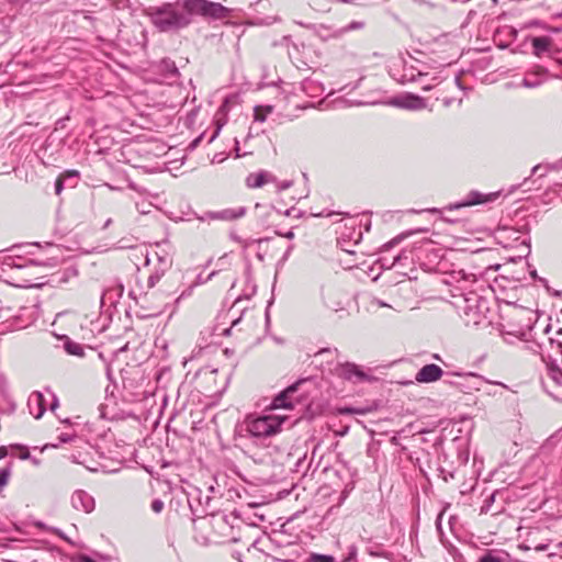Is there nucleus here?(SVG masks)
<instances>
[{"label": "nucleus", "instance_id": "c9c22d12", "mask_svg": "<svg viewBox=\"0 0 562 562\" xmlns=\"http://www.w3.org/2000/svg\"><path fill=\"white\" fill-rule=\"evenodd\" d=\"M255 120L259 122H263L266 120V115L261 114V106L255 108Z\"/></svg>", "mask_w": 562, "mask_h": 562}, {"label": "nucleus", "instance_id": "20e7f679", "mask_svg": "<svg viewBox=\"0 0 562 562\" xmlns=\"http://www.w3.org/2000/svg\"><path fill=\"white\" fill-rule=\"evenodd\" d=\"M191 23L189 11L183 8V1L176 5L166 4L155 15V24L160 31L181 29Z\"/></svg>", "mask_w": 562, "mask_h": 562}, {"label": "nucleus", "instance_id": "4d7b16f0", "mask_svg": "<svg viewBox=\"0 0 562 562\" xmlns=\"http://www.w3.org/2000/svg\"><path fill=\"white\" fill-rule=\"evenodd\" d=\"M443 221L448 222V223H454L456 220H452L451 217H442Z\"/></svg>", "mask_w": 562, "mask_h": 562}, {"label": "nucleus", "instance_id": "5fc2aeb1", "mask_svg": "<svg viewBox=\"0 0 562 562\" xmlns=\"http://www.w3.org/2000/svg\"><path fill=\"white\" fill-rule=\"evenodd\" d=\"M453 83H454V86L461 87V85H460V78H459V77H456V78H454V80H453Z\"/></svg>", "mask_w": 562, "mask_h": 562}, {"label": "nucleus", "instance_id": "39448f33", "mask_svg": "<svg viewBox=\"0 0 562 562\" xmlns=\"http://www.w3.org/2000/svg\"><path fill=\"white\" fill-rule=\"evenodd\" d=\"M183 8L189 11L191 20L193 15L207 20H223L229 18L232 11L220 2L209 0H183Z\"/></svg>", "mask_w": 562, "mask_h": 562}, {"label": "nucleus", "instance_id": "1a4fd4ad", "mask_svg": "<svg viewBox=\"0 0 562 562\" xmlns=\"http://www.w3.org/2000/svg\"><path fill=\"white\" fill-rule=\"evenodd\" d=\"M335 372L339 378L351 381L353 383L370 380L369 374H367L363 370L360 369L359 366L352 362L338 364L335 369Z\"/></svg>", "mask_w": 562, "mask_h": 562}, {"label": "nucleus", "instance_id": "f8f14e48", "mask_svg": "<svg viewBox=\"0 0 562 562\" xmlns=\"http://www.w3.org/2000/svg\"><path fill=\"white\" fill-rule=\"evenodd\" d=\"M71 506L76 510L90 514L94 510L95 502L93 496L83 490H77L71 495Z\"/></svg>", "mask_w": 562, "mask_h": 562}, {"label": "nucleus", "instance_id": "ddd939ff", "mask_svg": "<svg viewBox=\"0 0 562 562\" xmlns=\"http://www.w3.org/2000/svg\"><path fill=\"white\" fill-rule=\"evenodd\" d=\"M157 69L159 75L162 77L165 81L168 83H175L177 82L180 72L178 67L176 66V63L171 60L170 58H164L159 61L157 65Z\"/></svg>", "mask_w": 562, "mask_h": 562}, {"label": "nucleus", "instance_id": "864d4df0", "mask_svg": "<svg viewBox=\"0 0 562 562\" xmlns=\"http://www.w3.org/2000/svg\"><path fill=\"white\" fill-rule=\"evenodd\" d=\"M520 245L525 246L527 248L528 252L530 251V246H529V244L527 243L526 239H522Z\"/></svg>", "mask_w": 562, "mask_h": 562}, {"label": "nucleus", "instance_id": "dca6fc26", "mask_svg": "<svg viewBox=\"0 0 562 562\" xmlns=\"http://www.w3.org/2000/svg\"><path fill=\"white\" fill-rule=\"evenodd\" d=\"M276 181L274 176H272L269 171L260 170L258 172L249 173L246 177L245 183L250 189L261 188L268 182Z\"/></svg>", "mask_w": 562, "mask_h": 562}, {"label": "nucleus", "instance_id": "7c9ffc66", "mask_svg": "<svg viewBox=\"0 0 562 562\" xmlns=\"http://www.w3.org/2000/svg\"><path fill=\"white\" fill-rule=\"evenodd\" d=\"M368 412L367 408H356V407H344L340 409L341 414L351 415V414H360L364 415Z\"/></svg>", "mask_w": 562, "mask_h": 562}, {"label": "nucleus", "instance_id": "f03ea898", "mask_svg": "<svg viewBox=\"0 0 562 562\" xmlns=\"http://www.w3.org/2000/svg\"><path fill=\"white\" fill-rule=\"evenodd\" d=\"M432 44L436 46L432 52H436L440 46H445L446 48L443 49V53H446V55L440 56L438 60H434L432 66L428 63L412 57L408 60H404L403 72L398 79L401 83L416 82L420 86L422 90L429 91L441 82L440 76H430V69L450 66L457 61L458 52L457 47L450 41L448 35H441L440 37L436 38Z\"/></svg>", "mask_w": 562, "mask_h": 562}, {"label": "nucleus", "instance_id": "c03bdc74", "mask_svg": "<svg viewBox=\"0 0 562 562\" xmlns=\"http://www.w3.org/2000/svg\"><path fill=\"white\" fill-rule=\"evenodd\" d=\"M356 553H357V549H356V547H353V546H352V547H350V551H349V554H348V558H347V559H348V560H352V559L355 558Z\"/></svg>", "mask_w": 562, "mask_h": 562}, {"label": "nucleus", "instance_id": "393cba45", "mask_svg": "<svg viewBox=\"0 0 562 562\" xmlns=\"http://www.w3.org/2000/svg\"><path fill=\"white\" fill-rule=\"evenodd\" d=\"M414 232H407V233H403V234H400L398 236L394 237L393 239H391L390 241L385 243L383 246H382V249L383 250H389L390 248L394 247L395 245L400 244L403 239H405L407 236L412 235Z\"/></svg>", "mask_w": 562, "mask_h": 562}, {"label": "nucleus", "instance_id": "b1692460", "mask_svg": "<svg viewBox=\"0 0 562 562\" xmlns=\"http://www.w3.org/2000/svg\"><path fill=\"white\" fill-rule=\"evenodd\" d=\"M544 168L547 171L548 170H559V169H562V158L558 161H555L554 164H549V165H536L532 169H531V173L535 175L537 173L540 169Z\"/></svg>", "mask_w": 562, "mask_h": 562}, {"label": "nucleus", "instance_id": "4c0bfd02", "mask_svg": "<svg viewBox=\"0 0 562 562\" xmlns=\"http://www.w3.org/2000/svg\"><path fill=\"white\" fill-rule=\"evenodd\" d=\"M293 182L291 180L282 181L278 184V190L283 191L292 187Z\"/></svg>", "mask_w": 562, "mask_h": 562}, {"label": "nucleus", "instance_id": "9b49d317", "mask_svg": "<svg viewBox=\"0 0 562 562\" xmlns=\"http://www.w3.org/2000/svg\"><path fill=\"white\" fill-rule=\"evenodd\" d=\"M303 382V380L293 383L288 386L285 390L280 392L271 402L270 408L278 409H292L294 407V402L292 401V395L297 391L299 384Z\"/></svg>", "mask_w": 562, "mask_h": 562}, {"label": "nucleus", "instance_id": "c756f323", "mask_svg": "<svg viewBox=\"0 0 562 562\" xmlns=\"http://www.w3.org/2000/svg\"><path fill=\"white\" fill-rule=\"evenodd\" d=\"M551 194H555L557 198L562 202V183H557L554 187L550 188L546 193L544 196H549Z\"/></svg>", "mask_w": 562, "mask_h": 562}, {"label": "nucleus", "instance_id": "a19ab883", "mask_svg": "<svg viewBox=\"0 0 562 562\" xmlns=\"http://www.w3.org/2000/svg\"><path fill=\"white\" fill-rule=\"evenodd\" d=\"M245 155H246V153H244V154L240 153L239 143L236 139L235 140V156H236V158L243 157Z\"/></svg>", "mask_w": 562, "mask_h": 562}, {"label": "nucleus", "instance_id": "052dcab7", "mask_svg": "<svg viewBox=\"0 0 562 562\" xmlns=\"http://www.w3.org/2000/svg\"><path fill=\"white\" fill-rule=\"evenodd\" d=\"M122 293H123V286H122V285H120V286L117 288V294L121 296V295H122Z\"/></svg>", "mask_w": 562, "mask_h": 562}, {"label": "nucleus", "instance_id": "bf43d9fd", "mask_svg": "<svg viewBox=\"0 0 562 562\" xmlns=\"http://www.w3.org/2000/svg\"><path fill=\"white\" fill-rule=\"evenodd\" d=\"M111 223H112V220H111V218H109V220L104 223V226H103V227H104V228L109 227Z\"/></svg>", "mask_w": 562, "mask_h": 562}, {"label": "nucleus", "instance_id": "5701e85b", "mask_svg": "<svg viewBox=\"0 0 562 562\" xmlns=\"http://www.w3.org/2000/svg\"><path fill=\"white\" fill-rule=\"evenodd\" d=\"M315 29V32L318 36H321L323 40L333 38L330 35L334 33L335 30L331 27L319 24L318 26H313Z\"/></svg>", "mask_w": 562, "mask_h": 562}, {"label": "nucleus", "instance_id": "6ab92c4d", "mask_svg": "<svg viewBox=\"0 0 562 562\" xmlns=\"http://www.w3.org/2000/svg\"><path fill=\"white\" fill-rule=\"evenodd\" d=\"M67 179H79V171L77 170H66L64 171L55 181V193L60 194L64 190V186Z\"/></svg>", "mask_w": 562, "mask_h": 562}, {"label": "nucleus", "instance_id": "603ef678", "mask_svg": "<svg viewBox=\"0 0 562 562\" xmlns=\"http://www.w3.org/2000/svg\"><path fill=\"white\" fill-rule=\"evenodd\" d=\"M547 548H548V544H539V546L536 547V550L537 551H544V550H547Z\"/></svg>", "mask_w": 562, "mask_h": 562}, {"label": "nucleus", "instance_id": "8fccbe9b", "mask_svg": "<svg viewBox=\"0 0 562 562\" xmlns=\"http://www.w3.org/2000/svg\"><path fill=\"white\" fill-rule=\"evenodd\" d=\"M220 130H221V125L216 128V131L214 132V134L211 136L209 143L213 142L214 138L218 135L220 133Z\"/></svg>", "mask_w": 562, "mask_h": 562}, {"label": "nucleus", "instance_id": "2eb2a0df", "mask_svg": "<svg viewBox=\"0 0 562 562\" xmlns=\"http://www.w3.org/2000/svg\"><path fill=\"white\" fill-rule=\"evenodd\" d=\"M27 407L30 414H32L36 419L41 418L46 411L45 398L43 393L38 391L33 392L29 396Z\"/></svg>", "mask_w": 562, "mask_h": 562}, {"label": "nucleus", "instance_id": "cd10ccee", "mask_svg": "<svg viewBox=\"0 0 562 562\" xmlns=\"http://www.w3.org/2000/svg\"><path fill=\"white\" fill-rule=\"evenodd\" d=\"M11 475V464L0 470V491L8 484Z\"/></svg>", "mask_w": 562, "mask_h": 562}, {"label": "nucleus", "instance_id": "37998d69", "mask_svg": "<svg viewBox=\"0 0 562 562\" xmlns=\"http://www.w3.org/2000/svg\"><path fill=\"white\" fill-rule=\"evenodd\" d=\"M495 494H492L490 498L486 501V505L483 506L482 512H487L490 504L494 501Z\"/></svg>", "mask_w": 562, "mask_h": 562}, {"label": "nucleus", "instance_id": "3c124183", "mask_svg": "<svg viewBox=\"0 0 562 562\" xmlns=\"http://www.w3.org/2000/svg\"><path fill=\"white\" fill-rule=\"evenodd\" d=\"M20 458L21 459H29L30 458V452L27 450H24L21 454H20Z\"/></svg>", "mask_w": 562, "mask_h": 562}, {"label": "nucleus", "instance_id": "0eeeda50", "mask_svg": "<svg viewBox=\"0 0 562 562\" xmlns=\"http://www.w3.org/2000/svg\"><path fill=\"white\" fill-rule=\"evenodd\" d=\"M499 198V192L482 193L476 190L470 191L461 201L446 206L447 211H456L462 207H470L480 204L493 203Z\"/></svg>", "mask_w": 562, "mask_h": 562}, {"label": "nucleus", "instance_id": "423d86ee", "mask_svg": "<svg viewBox=\"0 0 562 562\" xmlns=\"http://www.w3.org/2000/svg\"><path fill=\"white\" fill-rule=\"evenodd\" d=\"M549 345L554 356L548 364V376L554 384L562 386V329L549 338Z\"/></svg>", "mask_w": 562, "mask_h": 562}, {"label": "nucleus", "instance_id": "9d476101", "mask_svg": "<svg viewBox=\"0 0 562 562\" xmlns=\"http://www.w3.org/2000/svg\"><path fill=\"white\" fill-rule=\"evenodd\" d=\"M246 214V207L239 206L237 209H225L216 212H206L203 216L199 217L200 221H235Z\"/></svg>", "mask_w": 562, "mask_h": 562}, {"label": "nucleus", "instance_id": "774afa93", "mask_svg": "<svg viewBox=\"0 0 562 562\" xmlns=\"http://www.w3.org/2000/svg\"><path fill=\"white\" fill-rule=\"evenodd\" d=\"M428 211H429V212H431V213H437V212H439V210H438V209H429Z\"/></svg>", "mask_w": 562, "mask_h": 562}, {"label": "nucleus", "instance_id": "412c9836", "mask_svg": "<svg viewBox=\"0 0 562 562\" xmlns=\"http://www.w3.org/2000/svg\"><path fill=\"white\" fill-rule=\"evenodd\" d=\"M364 26H366L364 21H352L344 27L335 29L334 33L330 36L334 38H338L348 32L361 30Z\"/></svg>", "mask_w": 562, "mask_h": 562}, {"label": "nucleus", "instance_id": "f704fd0d", "mask_svg": "<svg viewBox=\"0 0 562 562\" xmlns=\"http://www.w3.org/2000/svg\"><path fill=\"white\" fill-rule=\"evenodd\" d=\"M68 121H69V115H66L65 117L57 120L55 123V131H57L59 128H61V130L66 128Z\"/></svg>", "mask_w": 562, "mask_h": 562}, {"label": "nucleus", "instance_id": "e2e57ef3", "mask_svg": "<svg viewBox=\"0 0 562 562\" xmlns=\"http://www.w3.org/2000/svg\"><path fill=\"white\" fill-rule=\"evenodd\" d=\"M450 477H451V479L453 477V474H452V473H449V475L445 476L443 479H445V481H448V479H450Z\"/></svg>", "mask_w": 562, "mask_h": 562}, {"label": "nucleus", "instance_id": "69168bd1", "mask_svg": "<svg viewBox=\"0 0 562 562\" xmlns=\"http://www.w3.org/2000/svg\"><path fill=\"white\" fill-rule=\"evenodd\" d=\"M450 477H451V479L453 477V474H452V473H449V475L445 476L443 479H445V481H448V479H450Z\"/></svg>", "mask_w": 562, "mask_h": 562}, {"label": "nucleus", "instance_id": "2f4dec72", "mask_svg": "<svg viewBox=\"0 0 562 562\" xmlns=\"http://www.w3.org/2000/svg\"><path fill=\"white\" fill-rule=\"evenodd\" d=\"M164 502L159 498L154 499L150 504L151 510L156 514H160L164 509Z\"/></svg>", "mask_w": 562, "mask_h": 562}, {"label": "nucleus", "instance_id": "4be33fe9", "mask_svg": "<svg viewBox=\"0 0 562 562\" xmlns=\"http://www.w3.org/2000/svg\"><path fill=\"white\" fill-rule=\"evenodd\" d=\"M11 36L10 24L7 18L0 16V46L5 44Z\"/></svg>", "mask_w": 562, "mask_h": 562}, {"label": "nucleus", "instance_id": "c85d7f7f", "mask_svg": "<svg viewBox=\"0 0 562 562\" xmlns=\"http://www.w3.org/2000/svg\"><path fill=\"white\" fill-rule=\"evenodd\" d=\"M477 562H504V560L493 552H487L483 557H481Z\"/></svg>", "mask_w": 562, "mask_h": 562}, {"label": "nucleus", "instance_id": "58836bf2", "mask_svg": "<svg viewBox=\"0 0 562 562\" xmlns=\"http://www.w3.org/2000/svg\"><path fill=\"white\" fill-rule=\"evenodd\" d=\"M442 100V104L446 106V108H449L452 105V103L454 102V98H449V97H442L441 98Z\"/></svg>", "mask_w": 562, "mask_h": 562}, {"label": "nucleus", "instance_id": "338daca9", "mask_svg": "<svg viewBox=\"0 0 562 562\" xmlns=\"http://www.w3.org/2000/svg\"><path fill=\"white\" fill-rule=\"evenodd\" d=\"M266 110H267V112H272L273 108H272L271 105H268V106L266 108Z\"/></svg>", "mask_w": 562, "mask_h": 562}, {"label": "nucleus", "instance_id": "0e129e2a", "mask_svg": "<svg viewBox=\"0 0 562 562\" xmlns=\"http://www.w3.org/2000/svg\"><path fill=\"white\" fill-rule=\"evenodd\" d=\"M450 477H451V479L453 477V474H452V473H449V475L445 476L443 479H445V481H448V479H450Z\"/></svg>", "mask_w": 562, "mask_h": 562}, {"label": "nucleus", "instance_id": "f3484780", "mask_svg": "<svg viewBox=\"0 0 562 562\" xmlns=\"http://www.w3.org/2000/svg\"><path fill=\"white\" fill-rule=\"evenodd\" d=\"M531 46L533 54L538 57H542L543 54L550 50V47L552 46V38L549 36L532 37Z\"/></svg>", "mask_w": 562, "mask_h": 562}, {"label": "nucleus", "instance_id": "7ed1b4c3", "mask_svg": "<svg viewBox=\"0 0 562 562\" xmlns=\"http://www.w3.org/2000/svg\"><path fill=\"white\" fill-rule=\"evenodd\" d=\"M289 422L285 415L267 414L248 416L244 420L243 430L249 438H268L279 434L282 426Z\"/></svg>", "mask_w": 562, "mask_h": 562}, {"label": "nucleus", "instance_id": "79ce46f5", "mask_svg": "<svg viewBox=\"0 0 562 562\" xmlns=\"http://www.w3.org/2000/svg\"><path fill=\"white\" fill-rule=\"evenodd\" d=\"M9 454V449L5 446L0 447V460L4 459Z\"/></svg>", "mask_w": 562, "mask_h": 562}, {"label": "nucleus", "instance_id": "473e14b6", "mask_svg": "<svg viewBox=\"0 0 562 562\" xmlns=\"http://www.w3.org/2000/svg\"><path fill=\"white\" fill-rule=\"evenodd\" d=\"M161 276L159 273L150 274L147 279L148 288H154L156 283L160 280Z\"/></svg>", "mask_w": 562, "mask_h": 562}, {"label": "nucleus", "instance_id": "6e6d98bb", "mask_svg": "<svg viewBox=\"0 0 562 562\" xmlns=\"http://www.w3.org/2000/svg\"><path fill=\"white\" fill-rule=\"evenodd\" d=\"M286 238L291 239L294 237V234L293 232H288L285 235H284Z\"/></svg>", "mask_w": 562, "mask_h": 562}, {"label": "nucleus", "instance_id": "49530a36", "mask_svg": "<svg viewBox=\"0 0 562 562\" xmlns=\"http://www.w3.org/2000/svg\"><path fill=\"white\" fill-rule=\"evenodd\" d=\"M57 406H58V400L55 395H53V402L50 404V409L54 411L57 408Z\"/></svg>", "mask_w": 562, "mask_h": 562}, {"label": "nucleus", "instance_id": "72a5a7b5", "mask_svg": "<svg viewBox=\"0 0 562 562\" xmlns=\"http://www.w3.org/2000/svg\"><path fill=\"white\" fill-rule=\"evenodd\" d=\"M539 83H540L539 80H533V79H530L529 77H526L522 80V86L526 88H536L539 86Z\"/></svg>", "mask_w": 562, "mask_h": 562}, {"label": "nucleus", "instance_id": "6e6552de", "mask_svg": "<svg viewBox=\"0 0 562 562\" xmlns=\"http://www.w3.org/2000/svg\"><path fill=\"white\" fill-rule=\"evenodd\" d=\"M447 378H464V376H475L473 373H463V372H443L442 369L434 363L426 364L419 369V371L415 375V380L419 383H432L438 381L442 375Z\"/></svg>", "mask_w": 562, "mask_h": 562}, {"label": "nucleus", "instance_id": "ea45409f", "mask_svg": "<svg viewBox=\"0 0 562 562\" xmlns=\"http://www.w3.org/2000/svg\"><path fill=\"white\" fill-rule=\"evenodd\" d=\"M58 438H59L60 442H69L72 440V436L67 435V434H61V435H59Z\"/></svg>", "mask_w": 562, "mask_h": 562}, {"label": "nucleus", "instance_id": "a211bd4d", "mask_svg": "<svg viewBox=\"0 0 562 562\" xmlns=\"http://www.w3.org/2000/svg\"><path fill=\"white\" fill-rule=\"evenodd\" d=\"M63 345V349L70 356H76V357H79V358H82L85 357V347L77 342V341H74L72 339H70L68 336H63L60 338Z\"/></svg>", "mask_w": 562, "mask_h": 562}, {"label": "nucleus", "instance_id": "e433bc0d", "mask_svg": "<svg viewBox=\"0 0 562 562\" xmlns=\"http://www.w3.org/2000/svg\"><path fill=\"white\" fill-rule=\"evenodd\" d=\"M215 524L217 527L228 525V517L226 515H222L215 520Z\"/></svg>", "mask_w": 562, "mask_h": 562}, {"label": "nucleus", "instance_id": "bb28decb", "mask_svg": "<svg viewBox=\"0 0 562 562\" xmlns=\"http://www.w3.org/2000/svg\"><path fill=\"white\" fill-rule=\"evenodd\" d=\"M306 562H335V559L327 554L311 553Z\"/></svg>", "mask_w": 562, "mask_h": 562}, {"label": "nucleus", "instance_id": "de8ad7c7", "mask_svg": "<svg viewBox=\"0 0 562 562\" xmlns=\"http://www.w3.org/2000/svg\"><path fill=\"white\" fill-rule=\"evenodd\" d=\"M445 382L448 383L449 385H452V386H458L459 385V382H457L453 379H446Z\"/></svg>", "mask_w": 562, "mask_h": 562}, {"label": "nucleus", "instance_id": "13d9d810", "mask_svg": "<svg viewBox=\"0 0 562 562\" xmlns=\"http://www.w3.org/2000/svg\"><path fill=\"white\" fill-rule=\"evenodd\" d=\"M200 139H201V136H200V137H198V138H195V139L192 142V144H191V145H192L193 147H194V146H196V145H198V143L200 142Z\"/></svg>", "mask_w": 562, "mask_h": 562}, {"label": "nucleus", "instance_id": "a18cd8bd", "mask_svg": "<svg viewBox=\"0 0 562 562\" xmlns=\"http://www.w3.org/2000/svg\"><path fill=\"white\" fill-rule=\"evenodd\" d=\"M78 179L76 181L74 179H67L65 184H68L71 188H75L77 186Z\"/></svg>", "mask_w": 562, "mask_h": 562}, {"label": "nucleus", "instance_id": "09e8293b", "mask_svg": "<svg viewBox=\"0 0 562 562\" xmlns=\"http://www.w3.org/2000/svg\"><path fill=\"white\" fill-rule=\"evenodd\" d=\"M106 378L111 381L112 380V370L110 364H106Z\"/></svg>", "mask_w": 562, "mask_h": 562}, {"label": "nucleus", "instance_id": "aec40b11", "mask_svg": "<svg viewBox=\"0 0 562 562\" xmlns=\"http://www.w3.org/2000/svg\"><path fill=\"white\" fill-rule=\"evenodd\" d=\"M243 301L244 299L239 296L235 300L234 304L232 305L231 312L236 310L237 312H240V315L232 321L231 327L224 330V335H229L232 329L240 323L243 314L247 311V307L241 306Z\"/></svg>", "mask_w": 562, "mask_h": 562}, {"label": "nucleus", "instance_id": "f257e3e1", "mask_svg": "<svg viewBox=\"0 0 562 562\" xmlns=\"http://www.w3.org/2000/svg\"><path fill=\"white\" fill-rule=\"evenodd\" d=\"M443 282L450 290L453 301L452 305L458 310L465 325H480L488 311L487 302L474 290L473 284L476 277L473 273H465L463 270H453L447 274Z\"/></svg>", "mask_w": 562, "mask_h": 562}, {"label": "nucleus", "instance_id": "680f3d73", "mask_svg": "<svg viewBox=\"0 0 562 562\" xmlns=\"http://www.w3.org/2000/svg\"><path fill=\"white\" fill-rule=\"evenodd\" d=\"M432 358H434V359H436V360H441V358H440V356H439L438 353H435V355L432 356Z\"/></svg>", "mask_w": 562, "mask_h": 562}, {"label": "nucleus", "instance_id": "a878e982", "mask_svg": "<svg viewBox=\"0 0 562 562\" xmlns=\"http://www.w3.org/2000/svg\"><path fill=\"white\" fill-rule=\"evenodd\" d=\"M414 232H407V233H403V234H400L398 236L394 237L393 239H391L390 241L385 243L383 246H382V249L383 250H389L390 248L394 247L395 245L400 244L403 239H405L407 236L412 235Z\"/></svg>", "mask_w": 562, "mask_h": 562}, {"label": "nucleus", "instance_id": "4468645a", "mask_svg": "<svg viewBox=\"0 0 562 562\" xmlns=\"http://www.w3.org/2000/svg\"><path fill=\"white\" fill-rule=\"evenodd\" d=\"M394 104L406 110H423L427 106L426 100L419 95L407 93L394 101Z\"/></svg>", "mask_w": 562, "mask_h": 562}]
</instances>
